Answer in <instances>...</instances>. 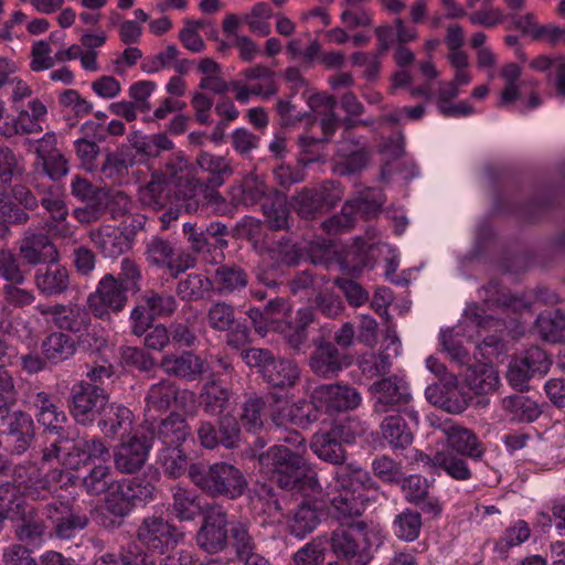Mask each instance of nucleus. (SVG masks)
<instances>
[{
    "mask_svg": "<svg viewBox=\"0 0 565 565\" xmlns=\"http://www.w3.org/2000/svg\"><path fill=\"white\" fill-rule=\"evenodd\" d=\"M372 484L367 471L361 467L354 463L342 467L335 475L334 484L328 487L326 493L316 500L315 505L303 502L288 516L289 532L299 539L305 537L319 524L320 511L324 508L338 520L361 515L367 501L364 491Z\"/></svg>",
    "mask_w": 565,
    "mask_h": 565,
    "instance_id": "obj_1",
    "label": "nucleus"
},
{
    "mask_svg": "<svg viewBox=\"0 0 565 565\" xmlns=\"http://www.w3.org/2000/svg\"><path fill=\"white\" fill-rule=\"evenodd\" d=\"M34 404L39 408L38 420L45 427L42 449L44 463L56 462L60 466L76 468L89 458H105L107 447L102 440L96 438L73 440L60 433L66 417L51 402L46 393H38Z\"/></svg>",
    "mask_w": 565,
    "mask_h": 565,
    "instance_id": "obj_2",
    "label": "nucleus"
},
{
    "mask_svg": "<svg viewBox=\"0 0 565 565\" xmlns=\"http://www.w3.org/2000/svg\"><path fill=\"white\" fill-rule=\"evenodd\" d=\"M281 439L295 447L291 451L286 446H274L260 455L259 463L264 473L275 480L280 488L299 490L305 495L321 493V486L310 470L303 455L307 451L305 438L296 430L288 431Z\"/></svg>",
    "mask_w": 565,
    "mask_h": 565,
    "instance_id": "obj_3",
    "label": "nucleus"
},
{
    "mask_svg": "<svg viewBox=\"0 0 565 565\" xmlns=\"http://www.w3.org/2000/svg\"><path fill=\"white\" fill-rule=\"evenodd\" d=\"M445 43L449 50L447 60L454 70L450 81H441L435 94L437 110L444 117L465 118L477 114L476 107L468 99H457L463 87L472 83L473 75L470 70L468 54L461 50L465 43V32L458 24L447 29Z\"/></svg>",
    "mask_w": 565,
    "mask_h": 565,
    "instance_id": "obj_4",
    "label": "nucleus"
},
{
    "mask_svg": "<svg viewBox=\"0 0 565 565\" xmlns=\"http://www.w3.org/2000/svg\"><path fill=\"white\" fill-rule=\"evenodd\" d=\"M498 323V320L484 316L482 307L470 305L465 311L462 321L454 328L440 331L439 344L452 361L466 364L470 361V356L465 343H469L475 335H481V330Z\"/></svg>",
    "mask_w": 565,
    "mask_h": 565,
    "instance_id": "obj_5",
    "label": "nucleus"
},
{
    "mask_svg": "<svg viewBox=\"0 0 565 565\" xmlns=\"http://www.w3.org/2000/svg\"><path fill=\"white\" fill-rule=\"evenodd\" d=\"M499 78L501 87L498 92V106L511 108L519 113L536 109L542 99L536 92L537 83L522 76L521 67L515 63H508L500 68Z\"/></svg>",
    "mask_w": 565,
    "mask_h": 565,
    "instance_id": "obj_6",
    "label": "nucleus"
},
{
    "mask_svg": "<svg viewBox=\"0 0 565 565\" xmlns=\"http://www.w3.org/2000/svg\"><path fill=\"white\" fill-rule=\"evenodd\" d=\"M189 473L194 483L213 494H224L235 499L246 488L244 476L232 465L215 463L206 471L202 467L193 465L190 467Z\"/></svg>",
    "mask_w": 565,
    "mask_h": 565,
    "instance_id": "obj_7",
    "label": "nucleus"
},
{
    "mask_svg": "<svg viewBox=\"0 0 565 565\" xmlns=\"http://www.w3.org/2000/svg\"><path fill=\"white\" fill-rule=\"evenodd\" d=\"M384 534L380 527L366 532L362 530L335 531L331 539V547L339 558L351 565H366L370 561L369 550L383 543Z\"/></svg>",
    "mask_w": 565,
    "mask_h": 565,
    "instance_id": "obj_8",
    "label": "nucleus"
},
{
    "mask_svg": "<svg viewBox=\"0 0 565 565\" xmlns=\"http://www.w3.org/2000/svg\"><path fill=\"white\" fill-rule=\"evenodd\" d=\"M242 358L248 366L257 367L266 382L276 387L291 386L299 376L297 365L287 360L277 361L266 350L249 349L242 352Z\"/></svg>",
    "mask_w": 565,
    "mask_h": 565,
    "instance_id": "obj_9",
    "label": "nucleus"
},
{
    "mask_svg": "<svg viewBox=\"0 0 565 565\" xmlns=\"http://www.w3.org/2000/svg\"><path fill=\"white\" fill-rule=\"evenodd\" d=\"M109 457V449L107 448V455L105 458H89L76 468L62 466L63 469L52 472V478L60 484V487H67L73 484L76 479L72 471L78 470L87 465H93L88 475L83 479V486L88 494L97 495L103 492L106 493L111 484L110 467L107 465Z\"/></svg>",
    "mask_w": 565,
    "mask_h": 565,
    "instance_id": "obj_10",
    "label": "nucleus"
},
{
    "mask_svg": "<svg viewBox=\"0 0 565 565\" xmlns=\"http://www.w3.org/2000/svg\"><path fill=\"white\" fill-rule=\"evenodd\" d=\"M128 290L111 274L105 275L94 292L88 296L87 306L96 318H107L121 311L127 303Z\"/></svg>",
    "mask_w": 565,
    "mask_h": 565,
    "instance_id": "obj_11",
    "label": "nucleus"
},
{
    "mask_svg": "<svg viewBox=\"0 0 565 565\" xmlns=\"http://www.w3.org/2000/svg\"><path fill=\"white\" fill-rule=\"evenodd\" d=\"M373 241V237L367 241L358 238L345 255L344 266L353 273H360L362 268L370 265V258L379 254L387 263L386 274H394L398 267L397 250L386 243Z\"/></svg>",
    "mask_w": 565,
    "mask_h": 565,
    "instance_id": "obj_12",
    "label": "nucleus"
},
{
    "mask_svg": "<svg viewBox=\"0 0 565 565\" xmlns=\"http://www.w3.org/2000/svg\"><path fill=\"white\" fill-rule=\"evenodd\" d=\"M311 398L317 413L324 409L329 414L354 409L362 402L354 387L341 384L319 385L313 390Z\"/></svg>",
    "mask_w": 565,
    "mask_h": 565,
    "instance_id": "obj_13",
    "label": "nucleus"
},
{
    "mask_svg": "<svg viewBox=\"0 0 565 565\" xmlns=\"http://www.w3.org/2000/svg\"><path fill=\"white\" fill-rule=\"evenodd\" d=\"M382 204V194L375 190H367L361 198L347 202L342 213L324 222L323 227L328 234L349 230L359 214L366 216L375 214Z\"/></svg>",
    "mask_w": 565,
    "mask_h": 565,
    "instance_id": "obj_14",
    "label": "nucleus"
},
{
    "mask_svg": "<svg viewBox=\"0 0 565 565\" xmlns=\"http://www.w3.org/2000/svg\"><path fill=\"white\" fill-rule=\"evenodd\" d=\"M355 435L345 426H334L329 431L313 435L310 448L317 457L332 465H341L345 460L343 444L350 445Z\"/></svg>",
    "mask_w": 565,
    "mask_h": 565,
    "instance_id": "obj_15",
    "label": "nucleus"
},
{
    "mask_svg": "<svg viewBox=\"0 0 565 565\" xmlns=\"http://www.w3.org/2000/svg\"><path fill=\"white\" fill-rule=\"evenodd\" d=\"M550 365L551 361L542 349L531 348L510 362L507 379L514 388L523 391L531 377L547 373Z\"/></svg>",
    "mask_w": 565,
    "mask_h": 565,
    "instance_id": "obj_16",
    "label": "nucleus"
},
{
    "mask_svg": "<svg viewBox=\"0 0 565 565\" xmlns=\"http://www.w3.org/2000/svg\"><path fill=\"white\" fill-rule=\"evenodd\" d=\"M183 532L161 516L146 519L138 530V540L152 552L162 554L183 539Z\"/></svg>",
    "mask_w": 565,
    "mask_h": 565,
    "instance_id": "obj_17",
    "label": "nucleus"
},
{
    "mask_svg": "<svg viewBox=\"0 0 565 565\" xmlns=\"http://www.w3.org/2000/svg\"><path fill=\"white\" fill-rule=\"evenodd\" d=\"M108 396L103 388L81 383L73 388V404L71 413L79 424L92 423L97 415L103 414Z\"/></svg>",
    "mask_w": 565,
    "mask_h": 565,
    "instance_id": "obj_18",
    "label": "nucleus"
},
{
    "mask_svg": "<svg viewBox=\"0 0 565 565\" xmlns=\"http://www.w3.org/2000/svg\"><path fill=\"white\" fill-rule=\"evenodd\" d=\"M371 402L376 413H386L406 404L411 394L403 377L390 376L370 386Z\"/></svg>",
    "mask_w": 565,
    "mask_h": 565,
    "instance_id": "obj_19",
    "label": "nucleus"
},
{
    "mask_svg": "<svg viewBox=\"0 0 565 565\" xmlns=\"http://www.w3.org/2000/svg\"><path fill=\"white\" fill-rule=\"evenodd\" d=\"M498 383V372L491 364L481 363L476 366L468 367L461 383L458 384L462 402L461 404L456 405V411H463L472 395L493 392L497 388Z\"/></svg>",
    "mask_w": 565,
    "mask_h": 565,
    "instance_id": "obj_20",
    "label": "nucleus"
},
{
    "mask_svg": "<svg viewBox=\"0 0 565 565\" xmlns=\"http://www.w3.org/2000/svg\"><path fill=\"white\" fill-rule=\"evenodd\" d=\"M271 419L277 427H306L318 419L317 409L309 402L291 403L287 396H277L271 405Z\"/></svg>",
    "mask_w": 565,
    "mask_h": 565,
    "instance_id": "obj_21",
    "label": "nucleus"
},
{
    "mask_svg": "<svg viewBox=\"0 0 565 565\" xmlns=\"http://www.w3.org/2000/svg\"><path fill=\"white\" fill-rule=\"evenodd\" d=\"M151 448V439L146 436L135 434L122 439L114 452L117 470L122 473H132L139 470L146 463Z\"/></svg>",
    "mask_w": 565,
    "mask_h": 565,
    "instance_id": "obj_22",
    "label": "nucleus"
},
{
    "mask_svg": "<svg viewBox=\"0 0 565 565\" xmlns=\"http://www.w3.org/2000/svg\"><path fill=\"white\" fill-rule=\"evenodd\" d=\"M226 515L220 508H212L196 535L198 545L207 553H218L227 544Z\"/></svg>",
    "mask_w": 565,
    "mask_h": 565,
    "instance_id": "obj_23",
    "label": "nucleus"
},
{
    "mask_svg": "<svg viewBox=\"0 0 565 565\" xmlns=\"http://www.w3.org/2000/svg\"><path fill=\"white\" fill-rule=\"evenodd\" d=\"M172 402L184 411H191L194 405V394L189 391L178 393L170 381H162L152 385L147 395L148 416L153 418L152 412L164 411Z\"/></svg>",
    "mask_w": 565,
    "mask_h": 565,
    "instance_id": "obj_24",
    "label": "nucleus"
},
{
    "mask_svg": "<svg viewBox=\"0 0 565 565\" xmlns=\"http://www.w3.org/2000/svg\"><path fill=\"white\" fill-rule=\"evenodd\" d=\"M177 159L178 169L173 167L168 168L170 174L169 179L160 175H153L150 182L139 189V200L143 205L157 210L164 206V204L170 200L167 189L171 184H174L177 179L180 180L182 178L179 177L178 173L182 172L183 168H185L188 163L181 154H179Z\"/></svg>",
    "mask_w": 565,
    "mask_h": 565,
    "instance_id": "obj_25",
    "label": "nucleus"
},
{
    "mask_svg": "<svg viewBox=\"0 0 565 565\" xmlns=\"http://www.w3.org/2000/svg\"><path fill=\"white\" fill-rule=\"evenodd\" d=\"M437 428L446 436L447 445L458 454L475 460H479L483 456L484 449L470 429L448 419L438 424Z\"/></svg>",
    "mask_w": 565,
    "mask_h": 565,
    "instance_id": "obj_26",
    "label": "nucleus"
},
{
    "mask_svg": "<svg viewBox=\"0 0 565 565\" xmlns=\"http://www.w3.org/2000/svg\"><path fill=\"white\" fill-rule=\"evenodd\" d=\"M0 419L7 427L12 450L19 455L23 454L34 436V425L31 416L21 411L7 412L6 414L0 411Z\"/></svg>",
    "mask_w": 565,
    "mask_h": 565,
    "instance_id": "obj_27",
    "label": "nucleus"
},
{
    "mask_svg": "<svg viewBox=\"0 0 565 565\" xmlns=\"http://www.w3.org/2000/svg\"><path fill=\"white\" fill-rule=\"evenodd\" d=\"M36 310L44 317H50L51 321L60 329H65L72 332H79L84 330L88 322L89 317L86 310L77 305H39Z\"/></svg>",
    "mask_w": 565,
    "mask_h": 565,
    "instance_id": "obj_28",
    "label": "nucleus"
},
{
    "mask_svg": "<svg viewBox=\"0 0 565 565\" xmlns=\"http://www.w3.org/2000/svg\"><path fill=\"white\" fill-rule=\"evenodd\" d=\"M402 344L394 330H388L384 352L375 355L365 354L360 360V369L367 377L385 374L390 371L392 360L401 354Z\"/></svg>",
    "mask_w": 565,
    "mask_h": 565,
    "instance_id": "obj_29",
    "label": "nucleus"
},
{
    "mask_svg": "<svg viewBox=\"0 0 565 565\" xmlns=\"http://www.w3.org/2000/svg\"><path fill=\"white\" fill-rule=\"evenodd\" d=\"M369 162V151L360 140L344 139L337 148L335 170L339 173H354Z\"/></svg>",
    "mask_w": 565,
    "mask_h": 565,
    "instance_id": "obj_30",
    "label": "nucleus"
},
{
    "mask_svg": "<svg viewBox=\"0 0 565 565\" xmlns=\"http://www.w3.org/2000/svg\"><path fill=\"white\" fill-rule=\"evenodd\" d=\"M47 518L55 525L56 535L61 539L75 536L76 533L83 530L87 524L85 515L74 513L62 502L58 503V505L49 507Z\"/></svg>",
    "mask_w": 565,
    "mask_h": 565,
    "instance_id": "obj_31",
    "label": "nucleus"
},
{
    "mask_svg": "<svg viewBox=\"0 0 565 565\" xmlns=\"http://www.w3.org/2000/svg\"><path fill=\"white\" fill-rule=\"evenodd\" d=\"M349 364V359L330 343L319 345L310 359L311 370L320 376L334 375Z\"/></svg>",
    "mask_w": 565,
    "mask_h": 565,
    "instance_id": "obj_32",
    "label": "nucleus"
},
{
    "mask_svg": "<svg viewBox=\"0 0 565 565\" xmlns=\"http://www.w3.org/2000/svg\"><path fill=\"white\" fill-rule=\"evenodd\" d=\"M92 241L94 245L108 257L120 255L130 247L129 234L110 225L102 226L93 232Z\"/></svg>",
    "mask_w": 565,
    "mask_h": 565,
    "instance_id": "obj_33",
    "label": "nucleus"
},
{
    "mask_svg": "<svg viewBox=\"0 0 565 565\" xmlns=\"http://www.w3.org/2000/svg\"><path fill=\"white\" fill-rule=\"evenodd\" d=\"M220 430L222 433L221 438H218L214 427L211 424L203 423L198 430L201 445L210 449L216 447L218 443L223 444L227 448L234 447L239 434V429L235 420L228 416L223 417L221 420Z\"/></svg>",
    "mask_w": 565,
    "mask_h": 565,
    "instance_id": "obj_34",
    "label": "nucleus"
},
{
    "mask_svg": "<svg viewBox=\"0 0 565 565\" xmlns=\"http://www.w3.org/2000/svg\"><path fill=\"white\" fill-rule=\"evenodd\" d=\"M420 460L425 465H430L433 468L443 469L448 476L457 480H468L471 477L466 460L454 455L448 449L436 451L431 458L426 455H420Z\"/></svg>",
    "mask_w": 565,
    "mask_h": 565,
    "instance_id": "obj_35",
    "label": "nucleus"
},
{
    "mask_svg": "<svg viewBox=\"0 0 565 565\" xmlns=\"http://www.w3.org/2000/svg\"><path fill=\"white\" fill-rule=\"evenodd\" d=\"M530 67L534 71L546 73L548 83L555 88L556 96L565 99V57H548L541 55L533 58Z\"/></svg>",
    "mask_w": 565,
    "mask_h": 565,
    "instance_id": "obj_36",
    "label": "nucleus"
},
{
    "mask_svg": "<svg viewBox=\"0 0 565 565\" xmlns=\"http://www.w3.org/2000/svg\"><path fill=\"white\" fill-rule=\"evenodd\" d=\"M21 257L31 265L53 260L56 256L54 246L43 234L26 235L20 245Z\"/></svg>",
    "mask_w": 565,
    "mask_h": 565,
    "instance_id": "obj_37",
    "label": "nucleus"
},
{
    "mask_svg": "<svg viewBox=\"0 0 565 565\" xmlns=\"http://www.w3.org/2000/svg\"><path fill=\"white\" fill-rule=\"evenodd\" d=\"M132 424V413L130 409L122 405L106 404L104 407L98 426L102 431L108 436L114 437L120 431H126Z\"/></svg>",
    "mask_w": 565,
    "mask_h": 565,
    "instance_id": "obj_38",
    "label": "nucleus"
},
{
    "mask_svg": "<svg viewBox=\"0 0 565 565\" xmlns=\"http://www.w3.org/2000/svg\"><path fill=\"white\" fill-rule=\"evenodd\" d=\"M230 532L234 540L237 556L245 562V565H269L265 557L254 553V543L245 524L241 522L233 523Z\"/></svg>",
    "mask_w": 565,
    "mask_h": 565,
    "instance_id": "obj_39",
    "label": "nucleus"
},
{
    "mask_svg": "<svg viewBox=\"0 0 565 565\" xmlns=\"http://www.w3.org/2000/svg\"><path fill=\"white\" fill-rule=\"evenodd\" d=\"M105 505L116 516H125L134 505V494L126 480L111 482L106 492Z\"/></svg>",
    "mask_w": 565,
    "mask_h": 565,
    "instance_id": "obj_40",
    "label": "nucleus"
},
{
    "mask_svg": "<svg viewBox=\"0 0 565 565\" xmlns=\"http://www.w3.org/2000/svg\"><path fill=\"white\" fill-rule=\"evenodd\" d=\"M164 372L179 377L194 380L203 372V362L192 353L179 356H166L162 361Z\"/></svg>",
    "mask_w": 565,
    "mask_h": 565,
    "instance_id": "obj_41",
    "label": "nucleus"
},
{
    "mask_svg": "<svg viewBox=\"0 0 565 565\" xmlns=\"http://www.w3.org/2000/svg\"><path fill=\"white\" fill-rule=\"evenodd\" d=\"M535 327L544 341L553 343L565 341V316L559 310L541 313Z\"/></svg>",
    "mask_w": 565,
    "mask_h": 565,
    "instance_id": "obj_42",
    "label": "nucleus"
},
{
    "mask_svg": "<svg viewBox=\"0 0 565 565\" xmlns=\"http://www.w3.org/2000/svg\"><path fill=\"white\" fill-rule=\"evenodd\" d=\"M513 24L525 36L536 41L555 39L558 34V26L554 23L540 24L532 12L513 17Z\"/></svg>",
    "mask_w": 565,
    "mask_h": 565,
    "instance_id": "obj_43",
    "label": "nucleus"
},
{
    "mask_svg": "<svg viewBox=\"0 0 565 565\" xmlns=\"http://www.w3.org/2000/svg\"><path fill=\"white\" fill-rule=\"evenodd\" d=\"M35 284L39 290L45 295L61 294L68 286L67 270L58 264H51L44 273L36 274Z\"/></svg>",
    "mask_w": 565,
    "mask_h": 565,
    "instance_id": "obj_44",
    "label": "nucleus"
},
{
    "mask_svg": "<svg viewBox=\"0 0 565 565\" xmlns=\"http://www.w3.org/2000/svg\"><path fill=\"white\" fill-rule=\"evenodd\" d=\"M75 349L74 339L62 332L51 333L42 344L43 354L52 362L67 360L74 354Z\"/></svg>",
    "mask_w": 565,
    "mask_h": 565,
    "instance_id": "obj_45",
    "label": "nucleus"
},
{
    "mask_svg": "<svg viewBox=\"0 0 565 565\" xmlns=\"http://www.w3.org/2000/svg\"><path fill=\"white\" fill-rule=\"evenodd\" d=\"M383 437L393 448H404L413 441V428L399 415L388 416L382 423Z\"/></svg>",
    "mask_w": 565,
    "mask_h": 565,
    "instance_id": "obj_46",
    "label": "nucleus"
},
{
    "mask_svg": "<svg viewBox=\"0 0 565 565\" xmlns=\"http://www.w3.org/2000/svg\"><path fill=\"white\" fill-rule=\"evenodd\" d=\"M47 108L40 99H32L28 109L21 110L17 117L21 134H36L42 131L41 121L46 117Z\"/></svg>",
    "mask_w": 565,
    "mask_h": 565,
    "instance_id": "obj_47",
    "label": "nucleus"
},
{
    "mask_svg": "<svg viewBox=\"0 0 565 565\" xmlns=\"http://www.w3.org/2000/svg\"><path fill=\"white\" fill-rule=\"evenodd\" d=\"M329 186L333 191V193L330 195L326 193L328 191V186L323 188L322 193L318 198L313 196L311 191L301 193L296 199V205L299 214H301L303 217H308L316 211L320 201H324L327 204L332 205L337 201L341 200L342 190L338 186V184L330 183Z\"/></svg>",
    "mask_w": 565,
    "mask_h": 565,
    "instance_id": "obj_48",
    "label": "nucleus"
},
{
    "mask_svg": "<svg viewBox=\"0 0 565 565\" xmlns=\"http://www.w3.org/2000/svg\"><path fill=\"white\" fill-rule=\"evenodd\" d=\"M172 509L179 520L190 521L202 512V504L192 491L177 488L173 493Z\"/></svg>",
    "mask_w": 565,
    "mask_h": 565,
    "instance_id": "obj_49",
    "label": "nucleus"
},
{
    "mask_svg": "<svg viewBox=\"0 0 565 565\" xmlns=\"http://www.w3.org/2000/svg\"><path fill=\"white\" fill-rule=\"evenodd\" d=\"M503 405L518 420L534 422L542 413L541 406L535 401L522 395L505 398Z\"/></svg>",
    "mask_w": 565,
    "mask_h": 565,
    "instance_id": "obj_50",
    "label": "nucleus"
},
{
    "mask_svg": "<svg viewBox=\"0 0 565 565\" xmlns=\"http://www.w3.org/2000/svg\"><path fill=\"white\" fill-rule=\"evenodd\" d=\"M158 434L163 447L175 446L185 441L189 428L182 417L172 415L161 422Z\"/></svg>",
    "mask_w": 565,
    "mask_h": 565,
    "instance_id": "obj_51",
    "label": "nucleus"
},
{
    "mask_svg": "<svg viewBox=\"0 0 565 565\" xmlns=\"http://www.w3.org/2000/svg\"><path fill=\"white\" fill-rule=\"evenodd\" d=\"M181 445L166 446L159 452L158 462L169 477L178 478L183 475L188 468V459Z\"/></svg>",
    "mask_w": 565,
    "mask_h": 565,
    "instance_id": "obj_52",
    "label": "nucleus"
},
{
    "mask_svg": "<svg viewBox=\"0 0 565 565\" xmlns=\"http://www.w3.org/2000/svg\"><path fill=\"white\" fill-rule=\"evenodd\" d=\"M395 535L403 541H415L422 529L420 514L411 510H406L398 514L393 523Z\"/></svg>",
    "mask_w": 565,
    "mask_h": 565,
    "instance_id": "obj_53",
    "label": "nucleus"
},
{
    "mask_svg": "<svg viewBox=\"0 0 565 565\" xmlns=\"http://www.w3.org/2000/svg\"><path fill=\"white\" fill-rule=\"evenodd\" d=\"M271 15L273 10L270 6L266 2H258L252 8L249 13L244 15L243 20L253 33L259 36H267L271 31L269 24Z\"/></svg>",
    "mask_w": 565,
    "mask_h": 565,
    "instance_id": "obj_54",
    "label": "nucleus"
},
{
    "mask_svg": "<svg viewBox=\"0 0 565 565\" xmlns=\"http://www.w3.org/2000/svg\"><path fill=\"white\" fill-rule=\"evenodd\" d=\"M341 20L349 29L367 26L371 24V14L363 6V0H343Z\"/></svg>",
    "mask_w": 565,
    "mask_h": 565,
    "instance_id": "obj_55",
    "label": "nucleus"
},
{
    "mask_svg": "<svg viewBox=\"0 0 565 565\" xmlns=\"http://www.w3.org/2000/svg\"><path fill=\"white\" fill-rule=\"evenodd\" d=\"M198 167L212 175L211 182L214 186L222 184V177L230 173L227 161L223 157L202 152L196 159Z\"/></svg>",
    "mask_w": 565,
    "mask_h": 565,
    "instance_id": "obj_56",
    "label": "nucleus"
},
{
    "mask_svg": "<svg viewBox=\"0 0 565 565\" xmlns=\"http://www.w3.org/2000/svg\"><path fill=\"white\" fill-rule=\"evenodd\" d=\"M58 103L66 111L77 118L85 117L93 110L92 102L75 89L63 90L58 96Z\"/></svg>",
    "mask_w": 565,
    "mask_h": 565,
    "instance_id": "obj_57",
    "label": "nucleus"
},
{
    "mask_svg": "<svg viewBox=\"0 0 565 565\" xmlns=\"http://www.w3.org/2000/svg\"><path fill=\"white\" fill-rule=\"evenodd\" d=\"M202 401L206 412L221 414L228 404V392L216 383H210L204 387Z\"/></svg>",
    "mask_w": 565,
    "mask_h": 565,
    "instance_id": "obj_58",
    "label": "nucleus"
},
{
    "mask_svg": "<svg viewBox=\"0 0 565 565\" xmlns=\"http://www.w3.org/2000/svg\"><path fill=\"white\" fill-rule=\"evenodd\" d=\"M153 317L167 316L174 311L177 303L171 295L147 292L141 302Z\"/></svg>",
    "mask_w": 565,
    "mask_h": 565,
    "instance_id": "obj_59",
    "label": "nucleus"
},
{
    "mask_svg": "<svg viewBox=\"0 0 565 565\" xmlns=\"http://www.w3.org/2000/svg\"><path fill=\"white\" fill-rule=\"evenodd\" d=\"M372 469L374 475L386 483H398L404 475L401 465L386 456L375 458Z\"/></svg>",
    "mask_w": 565,
    "mask_h": 565,
    "instance_id": "obj_60",
    "label": "nucleus"
},
{
    "mask_svg": "<svg viewBox=\"0 0 565 565\" xmlns=\"http://www.w3.org/2000/svg\"><path fill=\"white\" fill-rule=\"evenodd\" d=\"M380 41L383 43L384 50L393 42L394 36L401 43L409 42L416 38V30L414 28L405 26L403 21L397 19L395 28L381 26L376 30Z\"/></svg>",
    "mask_w": 565,
    "mask_h": 565,
    "instance_id": "obj_61",
    "label": "nucleus"
},
{
    "mask_svg": "<svg viewBox=\"0 0 565 565\" xmlns=\"http://www.w3.org/2000/svg\"><path fill=\"white\" fill-rule=\"evenodd\" d=\"M173 247L166 241L153 238L147 246L148 259L157 265L168 266L173 269Z\"/></svg>",
    "mask_w": 565,
    "mask_h": 565,
    "instance_id": "obj_62",
    "label": "nucleus"
},
{
    "mask_svg": "<svg viewBox=\"0 0 565 565\" xmlns=\"http://www.w3.org/2000/svg\"><path fill=\"white\" fill-rule=\"evenodd\" d=\"M264 403L258 398L245 403L241 414V422L247 431L256 433L263 427Z\"/></svg>",
    "mask_w": 565,
    "mask_h": 565,
    "instance_id": "obj_63",
    "label": "nucleus"
},
{
    "mask_svg": "<svg viewBox=\"0 0 565 565\" xmlns=\"http://www.w3.org/2000/svg\"><path fill=\"white\" fill-rule=\"evenodd\" d=\"M93 565H154V561L147 554L129 553L124 556H117L106 553L96 558Z\"/></svg>",
    "mask_w": 565,
    "mask_h": 565,
    "instance_id": "obj_64",
    "label": "nucleus"
}]
</instances>
